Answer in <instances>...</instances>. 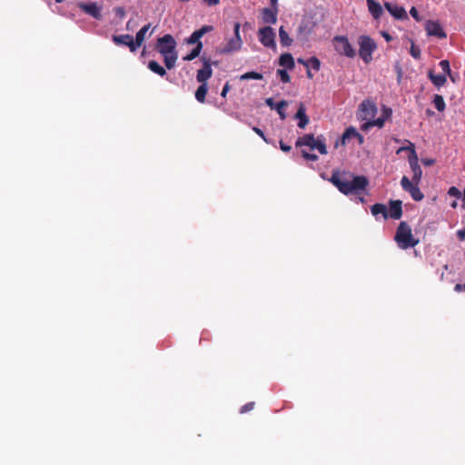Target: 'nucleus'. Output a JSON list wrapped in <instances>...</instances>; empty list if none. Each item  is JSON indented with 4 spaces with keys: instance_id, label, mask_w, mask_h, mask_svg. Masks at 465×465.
<instances>
[{
    "instance_id": "f257e3e1",
    "label": "nucleus",
    "mask_w": 465,
    "mask_h": 465,
    "mask_svg": "<svg viewBox=\"0 0 465 465\" xmlns=\"http://www.w3.org/2000/svg\"><path fill=\"white\" fill-rule=\"evenodd\" d=\"M330 181L345 195L358 193L360 191L365 190L369 185V180L364 175L353 176L351 173H341L339 172H333Z\"/></svg>"
},
{
    "instance_id": "f03ea898",
    "label": "nucleus",
    "mask_w": 465,
    "mask_h": 465,
    "mask_svg": "<svg viewBox=\"0 0 465 465\" xmlns=\"http://www.w3.org/2000/svg\"><path fill=\"white\" fill-rule=\"evenodd\" d=\"M378 108L371 100H364L359 105V114L358 117L361 120H368L365 124L361 125L362 130H368L371 127L378 126L381 128L384 125L386 120L390 119L392 114V110L385 105L381 108V116L378 119H373L377 114Z\"/></svg>"
},
{
    "instance_id": "7ed1b4c3",
    "label": "nucleus",
    "mask_w": 465,
    "mask_h": 465,
    "mask_svg": "<svg viewBox=\"0 0 465 465\" xmlns=\"http://www.w3.org/2000/svg\"><path fill=\"white\" fill-rule=\"evenodd\" d=\"M175 47L176 42L171 35H164L157 40L156 48L158 52L163 56L164 64L169 70L174 67L177 60Z\"/></svg>"
},
{
    "instance_id": "20e7f679",
    "label": "nucleus",
    "mask_w": 465,
    "mask_h": 465,
    "mask_svg": "<svg viewBox=\"0 0 465 465\" xmlns=\"http://www.w3.org/2000/svg\"><path fill=\"white\" fill-rule=\"evenodd\" d=\"M394 241L402 250L413 248L419 243V240L414 238L411 228L406 222H401L398 225Z\"/></svg>"
},
{
    "instance_id": "39448f33",
    "label": "nucleus",
    "mask_w": 465,
    "mask_h": 465,
    "mask_svg": "<svg viewBox=\"0 0 465 465\" xmlns=\"http://www.w3.org/2000/svg\"><path fill=\"white\" fill-rule=\"evenodd\" d=\"M295 145L296 147L308 146L311 150H318L321 154L328 153L323 135L315 138L312 134H306L297 139Z\"/></svg>"
},
{
    "instance_id": "423d86ee",
    "label": "nucleus",
    "mask_w": 465,
    "mask_h": 465,
    "mask_svg": "<svg viewBox=\"0 0 465 465\" xmlns=\"http://www.w3.org/2000/svg\"><path fill=\"white\" fill-rule=\"evenodd\" d=\"M360 46L359 55L368 64L372 61V54L377 48L375 41L368 35H361L358 38Z\"/></svg>"
},
{
    "instance_id": "0eeeda50",
    "label": "nucleus",
    "mask_w": 465,
    "mask_h": 465,
    "mask_svg": "<svg viewBox=\"0 0 465 465\" xmlns=\"http://www.w3.org/2000/svg\"><path fill=\"white\" fill-rule=\"evenodd\" d=\"M334 50L340 54L348 58H353L356 55V51L349 42L345 35H336L332 39Z\"/></svg>"
},
{
    "instance_id": "6e6552de",
    "label": "nucleus",
    "mask_w": 465,
    "mask_h": 465,
    "mask_svg": "<svg viewBox=\"0 0 465 465\" xmlns=\"http://www.w3.org/2000/svg\"><path fill=\"white\" fill-rule=\"evenodd\" d=\"M403 150H410L411 151V155L409 156V163H410V167L412 171V178H411V182H414L415 183H420V180H421V177H422V170L419 164V159H418V155H417V153L415 151V147H414V144L412 143H410V145L407 146V147H401L400 151H403Z\"/></svg>"
},
{
    "instance_id": "1a4fd4ad",
    "label": "nucleus",
    "mask_w": 465,
    "mask_h": 465,
    "mask_svg": "<svg viewBox=\"0 0 465 465\" xmlns=\"http://www.w3.org/2000/svg\"><path fill=\"white\" fill-rule=\"evenodd\" d=\"M257 35L261 44L267 48L276 50L275 33L271 26H264L258 30Z\"/></svg>"
},
{
    "instance_id": "9d476101",
    "label": "nucleus",
    "mask_w": 465,
    "mask_h": 465,
    "mask_svg": "<svg viewBox=\"0 0 465 465\" xmlns=\"http://www.w3.org/2000/svg\"><path fill=\"white\" fill-rule=\"evenodd\" d=\"M401 185L405 192L411 194V198L414 201L420 202L424 198V194L419 188V183L411 182V180L407 176H403L401 178Z\"/></svg>"
},
{
    "instance_id": "9b49d317",
    "label": "nucleus",
    "mask_w": 465,
    "mask_h": 465,
    "mask_svg": "<svg viewBox=\"0 0 465 465\" xmlns=\"http://www.w3.org/2000/svg\"><path fill=\"white\" fill-rule=\"evenodd\" d=\"M240 23H235L233 26L234 37L230 39L224 47L225 53L234 52L241 49L242 45V41L240 36Z\"/></svg>"
},
{
    "instance_id": "f8f14e48",
    "label": "nucleus",
    "mask_w": 465,
    "mask_h": 465,
    "mask_svg": "<svg viewBox=\"0 0 465 465\" xmlns=\"http://www.w3.org/2000/svg\"><path fill=\"white\" fill-rule=\"evenodd\" d=\"M425 30L429 35L436 36L440 39L446 38L447 36L440 23L436 21H427L425 25Z\"/></svg>"
},
{
    "instance_id": "ddd939ff",
    "label": "nucleus",
    "mask_w": 465,
    "mask_h": 465,
    "mask_svg": "<svg viewBox=\"0 0 465 465\" xmlns=\"http://www.w3.org/2000/svg\"><path fill=\"white\" fill-rule=\"evenodd\" d=\"M203 68L197 71L196 80L200 84H207L208 79L212 77L213 70L211 67L210 60L203 58Z\"/></svg>"
},
{
    "instance_id": "4468645a",
    "label": "nucleus",
    "mask_w": 465,
    "mask_h": 465,
    "mask_svg": "<svg viewBox=\"0 0 465 465\" xmlns=\"http://www.w3.org/2000/svg\"><path fill=\"white\" fill-rule=\"evenodd\" d=\"M78 7L84 12L85 14L91 15L92 17L100 20L102 19V8L98 6L96 3L85 4V3H78Z\"/></svg>"
},
{
    "instance_id": "2eb2a0df",
    "label": "nucleus",
    "mask_w": 465,
    "mask_h": 465,
    "mask_svg": "<svg viewBox=\"0 0 465 465\" xmlns=\"http://www.w3.org/2000/svg\"><path fill=\"white\" fill-rule=\"evenodd\" d=\"M112 40L116 45H125L130 49L131 52L136 51L134 40L131 35H113Z\"/></svg>"
},
{
    "instance_id": "dca6fc26",
    "label": "nucleus",
    "mask_w": 465,
    "mask_h": 465,
    "mask_svg": "<svg viewBox=\"0 0 465 465\" xmlns=\"http://www.w3.org/2000/svg\"><path fill=\"white\" fill-rule=\"evenodd\" d=\"M390 210L388 211L389 218L399 220L402 216V202L401 200H391Z\"/></svg>"
},
{
    "instance_id": "f3484780",
    "label": "nucleus",
    "mask_w": 465,
    "mask_h": 465,
    "mask_svg": "<svg viewBox=\"0 0 465 465\" xmlns=\"http://www.w3.org/2000/svg\"><path fill=\"white\" fill-rule=\"evenodd\" d=\"M213 30L212 25H203L200 29L194 31L190 37L186 40V42L190 45H198L202 43L200 39L208 32Z\"/></svg>"
},
{
    "instance_id": "a211bd4d",
    "label": "nucleus",
    "mask_w": 465,
    "mask_h": 465,
    "mask_svg": "<svg viewBox=\"0 0 465 465\" xmlns=\"http://www.w3.org/2000/svg\"><path fill=\"white\" fill-rule=\"evenodd\" d=\"M385 8L388 10V12L394 16L396 19H407L408 15L405 11V9L401 6H399L397 5H393L391 3L386 2L384 4Z\"/></svg>"
},
{
    "instance_id": "6ab92c4d",
    "label": "nucleus",
    "mask_w": 465,
    "mask_h": 465,
    "mask_svg": "<svg viewBox=\"0 0 465 465\" xmlns=\"http://www.w3.org/2000/svg\"><path fill=\"white\" fill-rule=\"evenodd\" d=\"M278 7L263 8L262 10V20L265 24L274 25L277 22Z\"/></svg>"
},
{
    "instance_id": "aec40b11",
    "label": "nucleus",
    "mask_w": 465,
    "mask_h": 465,
    "mask_svg": "<svg viewBox=\"0 0 465 465\" xmlns=\"http://www.w3.org/2000/svg\"><path fill=\"white\" fill-rule=\"evenodd\" d=\"M368 10L374 19H379L383 14L382 6L376 0H367Z\"/></svg>"
},
{
    "instance_id": "412c9836",
    "label": "nucleus",
    "mask_w": 465,
    "mask_h": 465,
    "mask_svg": "<svg viewBox=\"0 0 465 465\" xmlns=\"http://www.w3.org/2000/svg\"><path fill=\"white\" fill-rule=\"evenodd\" d=\"M305 111L306 110L304 104H300L297 113L295 114V118L299 120L298 126L302 129L305 128L310 122Z\"/></svg>"
},
{
    "instance_id": "4be33fe9",
    "label": "nucleus",
    "mask_w": 465,
    "mask_h": 465,
    "mask_svg": "<svg viewBox=\"0 0 465 465\" xmlns=\"http://www.w3.org/2000/svg\"><path fill=\"white\" fill-rule=\"evenodd\" d=\"M428 77L431 81V83L438 88L443 86L446 82L447 78L445 74H435L433 70H429L428 72Z\"/></svg>"
},
{
    "instance_id": "5701e85b",
    "label": "nucleus",
    "mask_w": 465,
    "mask_h": 465,
    "mask_svg": "<svg viewBox=\"0 0 465 465\" xmlns=\"http://www.w3.org/2000/svg\"><path fill=\"white\" fill-rule=\"evenodd\" d=\"M371 212L373 216L377 218L379 214H381L384 220L389 219L388 210L383 203H375L371 207Z\"/></svg>"
},
{
    "instance_id": "b1692460",
    "label": "nucleus",
    "mask_w": 465,
    "mask_h": 465,
    "mask_svg": "<svg viewBox=\"0 0 465 465\" xmlns=\"http://www.w3.org/2000/svg\"><path fill=\"white\" fill-rule=\"evenodd\" d=\"M150 26H151V24H147L145 25H143L137 33H136V35H135V39L134 40V45H135V50L142 45V44L143 43L144 41V38H145V35L146 33L148 32V30L150 29Z\"/></svg>"
},
{
    "instance_id": "393cba45",
    "label": "nucleus",
    "mask_w": 465,
    "mask_h": 465,
    "mask_svg": "<svg viewBox=\"0 0 465 465\" xmlns=\"http://www.w3.org/2000/svg\"><path fill=\"white\" fill-rule=\"evenodd\" d=\"M279 64L285 66L287 69H292L295 65L293 57L291 54L285 53L280 56Z\"/></svg>"
},
{
    "instance_id": "a878e982",
    "label": "nucleus",
    "mask_w": 465,
    "mask_h": 465,
    "mask_svg": "<svg viewBox=\"0 0 465 465\" xmlns=\"http://www.w3.org/2000/svg\"><path fill=\"white\" fill-rule=\"evenodd\" d=\"M279 38L282 46L288 47L292 44V39L289 36V34L285 31L283 26L279 28Z\"/></svg>"
},
{
    "instance_id": "bb28decb",
    "label": "nucleus",
    "mask_w": 465,
    "mask_h": 465,
    "mask_svg": "<svg viewBox=\"0 0 465 465\" xmlns=\"http://www.w3.org/2000/svg\"><path fill=\"white\" fill-rule=\"evenodd\" d=\"M208 92V84H201V85L197 88L195 92V99L199 103H204L205 102V96Z\"/></svg>"
},
{
    "instance_id": "cd10ccee",
    "label": "nucleus",
    "mask_w": 465,
    "mask_h": 465,
    "mask_svg": "<svg viewBox=\"0 0 465 465\" xmlns=\"http://www.w3.org/2000/svg\"><path fill=\"white\" fill-rule=\"evenodd\" d=\"M299 63L302 64L303 65H305L306 67H309L311 66L312 69H314L315 71H319L320 70V67H321V62L320 60L315 57V56H312L311 57L308 61H303L302 59H299L298 60Z\"/></svg>"
},
{
    "instance_id": "c85d7f7f",
    "label": "nucleus",
    "mask_w": 465,
    "mask_h": 465,
    "mask_svg": "<svg viewBox=\"0 0 465 465\" xmlns=\"http://www.w3.org/2000/svg\"><path fill=\"white\" fill-rule=\"evenodd\" d=\"M148 68L152 72L159 74L160 76H164L166 74L165 69L163 66H161L156 61H150L148 63Z\"/></svg>"
},
{
    "instance_id": "c756f323",
    "label": "nucleus",
    "mask_w": 465,
    "mask_h": 465,
    "mask_svg": "<svg viewBox=\"0 0 465 465\" xmlns=\"http://www.w3.org/2000/svg\"><path fill=\"white\" fill-rule=\"evenodd\" d=\"M356 135H358V132L354 127L351 126L346 128L341 136V143L345 144L347 140L356 138Z\"/></svg>"
},
{
    "instance_id": "7c9ffc66",
    "label": "nucleus",
    "mask_w": 465,
    "mask_h": 465,
    "mask_svg": "<svg viewBox=\"0 0 465 465\" xmlns=\"http://www.w3.org/2000/svg\"><path fill=\"white\" fill-rule=\"evenodd\" d=\"M203 49V43H199L188 54L183 57L184 61H192L199 56Z\"/></svg>"
},
{
    "instance_id": "2f4dec72",
    "label": "nucleus",
    "mask_w": 465,
    "mask_h": 465,
    "mask_svg": "<svg viewBox=\"0 0 465 465\" xmlns=\"http://www.w3.org/2000/svg\"><path fill=\"white\" fill-rule=\"evenodd\" d=\"M433 104L439 112H443L445 110L446 104H445L444 99L440 94L434 95Z\"/></svg>"
},
{
    "instance_id": "473e14b6",
    "label": "nucleus",
    "mask_w": 465,
    "mask_h": 465,
    "mask_svg": "<svg viewBox=\"0 0 465 465\" xmlns=\"http://www.w3.org/2000/svg\"><path fill=\"white\" fill-rule=\"evenodd\" d=\"M288 105V103L285 101V100H282L280 101L279 103L276 104L275 105V109L277 111V113L279 114L280 115V118L282 120L285 119L286 118V114L284 112V108Z\"/></svg>"
},
{
    "instance_id": "72a5a7b5",
    "label": "nucleus",
    "mask_w": 465,
    "mask_h": 465,
    "mask_svg": "<svg viewBox=\"0 0 465 465\" xmlns=\"http://www.w3.org/2000/svg\"><path fill=\"white\" fill-rule=\"evenodd\" d=\"M263 78L262 74L257 72H247L240 76L241 80H262Z\"/></svg>"
},
{
    "instance_id": "f704fd0d",
    "label": "nucleus",
    "mask_w": 465,
    "mask_h": 465,
    "mask_svg": "<svg viewBox=\"0 0 465 465\" xmlns=\"http://www.w3.org/2000/svg\"><path fill=\"white\" fill-rule=\"evenodd\" d=\"M441 70L444 74H448L450 77H451V70L450 66V62L448 60H441L439 64Z\"/></svg>"
},
{
    "instance_id": "c9c22d12",
    "label": "nucleus",
    "mask_w": 465,
    "mask_h": 465,
    "mask_svg": "<svg viewBox=\"0 0 465 465\" xmlns=\"http://www.w3.org/2000/svg\"><path fill=\"white\" fill-rule=\"evenodd\" d=\"M277 74L282 83L287 84L291 81V77L285 69H278Z\"/></svg>"
},
{
    "instance_id": "e433bc0d",
    "label": "nucleus",
    "mask_w": 465,
    "mask_h": 465,
    "mask_svg": "<svg viewBox=\"0 0 465 465\" xmlns=\"http://www.w3.org/2000/svg\"><path fill=\"white\" fill-rule=\"evenodd\" d=\"M410 53L413 58H415V59L420 58V49L418 46L414 45L413 44L411 46Z\"/></svg>"
},
{
    "instance_id": "4c0bfd02",
    "label": "nucleus",
    "mask_w": 465,
    "mask_h": 465,
    "mask_svg": "<svg viewBox=\"0 0 465 465\" xmlns=\"http://www.w3.org/2000/svg\"><path fill=\"white\" fill-rule=\"evenodd\" d=\"M302 155L304 159L308 160V161H312V162H315L318 160V156L314 153H308L307 151L305 150H302Z\"/></svg>"
},
{
    "instance_id": "58836bf2",
    "label": "nucleus",
    "mask_w": 465,
    "mask_h": 465,
    "mask_svg": "<svg viewBox=\"0 0 465 465\" xmlns=\"http://www.w3.org/2000/svg\"><path fill=\"white\" fill-rule=\"evenodd\" d=\"M448 194L450 196H453V197H456V198H460L461 197V193L460 191L455 187V186H451L449 191H448Z\"/></svg>"
},
{
    "instance_id": "ea45409f",
    "label": "nucleus",
    "mask_w": 465,
    "mask_h": 465,
    "mask_svg": "<svg viewBox=\"0 0 465 465\" xmlns=\"http://www.w3.org/2000/svg\"><path fill=\"white\" fill-rule=\"evenodd\" d=\"M254 405H255V403L253 401H251V402H248V403L244 404L241 408V411H240L241 413H245V412H248V411L253 410Z\"/></svg>"
},
{
    "instance_id": "a19ab883",
    "label": "nucleus",
    "mask_w": 465,
    "mask_h": 465,
    "mask_svg": "<svg viewBox=\"0 0 465 465\" xmlns=\"http://www.w3.org/2000/svg\"><path fill=\"white\" fill-rule=\"evenodd\" d=\"M410 14L417 22L421 21V17L420 16L419 12L416 9V7L412 6L410 10Z\"/></svg>"
},
{
    "instance_id": "79ce46f5",
    "label": "nucleus",
    "mask_w": 465,
    "mask_h": 465,
    "mask_svg": "<svg viewBox=\"0 0 465 465\" xmlns=\"http://www.w3.org/2000/svg\"><path fill=\"white\" fill-rule=\"evenodd\" d=\"M252 130H253V132H254L255 134H257L260 137H262V140H263L265 143H270V142L268 141V139L266 138V136H265L264 133H263L260 128H258V127L254 126V127H252Z\"/></svg>"
},
{
    "instance_id": "37998d69",
    "label": "nucleus",
    "mask_w": 465,
    "mask_h": 465,
    "mask_svg": "<svg viewBox=\"0 0 465 465\" xmlns=\"http://www.w3.org/2000/svg\"><path fill=\"white\" fill-rule=\"evenodd\" d=\"M231 89V85H230V83L229 82H226L223 90H222V93H221V95L224 98L226 97V94L227 93L230 91Z\"/></svg>"
},
{
    "instance_id": "c03bdc74",
    "label": "nucleus",
    "mask_w": 465,
    "mask_h": 465,
    "mask_svg": "<svg viewBox=\"0 0 465 465\" xmlns=\"http://www.w3.org/2000/svg\"><path fill=\"white\" fill-rule=\"evenodd\" d=\"M421 163L425 165V166H431L435 163V160L432 159V158H423L421 159Z\"/></svg>"
},
{
    "instance_id": "a18cd8bd",
    "label": "nucleus",
    "mask_w": 465,
    "mask_h": 465,
    "mask_svg": "<svg viewBox=\"0 0 465 465\" xmlns=\"http://www.w3.org/2000/svg\"><path fill=\"white\" fill-rule=\"evenodd\" d=\"M280 148L282 152L289 153L292 149V147L286 143H284L282 141L280 142Z\"/></svg>"
},
{
    "instance_id": "49530a36",
    "label": "nucleus",
    "mask_w": 465,
    "mask_h": 465,
    "mask_svg": "<svg viewBox=\"0 0 465 465\" xmlns=\"http://www.w3.org/2000/svg\"><path fill=\"white\" fill-rule=\"evenodd\" d=\"M208 6H215L219 5L221 0H203Z\"/></svg>"
},
{
    "instance_id": "de8ad7c7",
    "label": "nucleus",
    "mask_w": 465,
    "mask_h": 465,
    "mask_svg": "<svg viewBox=\"0 0 465 465\" xmlns=\"http://www.w3.org/2000/svg\"><path fill=\"white\" fill-rule=\"evenodd\" d=\"M457 236L460 241L465 240V228L457 232Z\"/></svg>"
},
{
    "instance_id": "09e8293b",
    "label": "nucleus",
    "mask_w": 465,
    "mask_h": 465,
    "mask_svg": "<svg viewBox=\"0 0 465 465\" xmlns=\"http://www.w3.org/2000/svg\"><path fill=\"white\" fill-rule=\"evenodd\" d=\"M266 104L268 106H270L271 108H274L275 107V104L273 102V99L272 98H267L266 101H265Z\"/></svg>"
},
{
    "instance_id": "8fccbe9b",
    "label": "nucleus",
    "mask_w": 465,
    "mask_h": 465,
    "mask_svg": "<svg viewBox=\"0 0 465 465\" xmlns=\"http://www.w3.org/2000/svg\"><path fill=\"white\" fill-rule=\"evenodd\" d=\"M382 36L385 38L387 42H390L392 40L391 35L388 32H381Z\"/></svg>"
},
{
    "instance_id": "3c124183",
    "label": "nucleus",
    "mask_w": 465,
    "mask_h": 465,
    "mask_svg": "<svg viewBox=\"0 0 465 465\" xmlns=\"http://www.w3.org/2000/svg\"><path fill=\"white\" fill-rule=\"evenodd\" d=\"M454 290H455V292H458L463 291V284L457 283L454 286Z\"/></svg>"
},
{
    "instance_id": "603ef678",
    "label": "nucleus",
    "mask_w": 465,
    "mask_h": 465,
    "mask_svg": "<svg viewBox=\"0 0 465 465\" xmlns=\"http://www.w3.org/2000/svg\"><path fill=\"white\" fill-rule=\"evenodd\" d=\"M356 138L358 139V142H359L360 144L363 143L364 137L360 133H358V135H356Z\"/></svg>"
},
{
    "instance_id": "864d4df0",
    "label": "nucleus",
    "mask_w": 465,
    "mask_h": 465,
    "mask_svg": "<svg viewBox=\"0 0 465 465\" xmlns=\"http://www.w3.org/2000/svg\"><path fill=\"white\" fill-rule=\"evenodd\" d=\"M270 2H271V5H272V7H278L277 6L278 0H270Z\"/></svg>"
},
{
    "instance_id": "5fc2aeb1",
    "label": "nucleus",
    "mask_w": 465,
    "mask_h": 465,
    "mask_svg": "<svg viewBox=\"0 0 465 465\" xmlns=\"http://www.w3.org/2000/svg\"><path fill=\"white\" fill-rule=\"evenodd\" d=\"M307 76H308L309 78H312V73H311V71H310V70H308V71H307Z\"/></svg>"
},
{
    "instance_id": "6e6d98bb",
    "label": "nucleus",
    "mask_w": 465,
    "mask_h": 465,
    "mask_svg": "<svg viewBox=\"0 0 465 465\" xmlns=\"http://www.w3.org/2000/svg\"><path fill=\"white\" fill-rule=\"evenodd\" d=\"M462 201L465 203V188H464V192H463Z\"/></svg>"
},
{
    "instance_id": "4d7b16f0",
    "label": "nucleus",
    "mask_w": 465,
    "mask_h": 465,
    "mask_svg": "<svg viewBox=\"0 0 465 465\" xmlns=\"http://www.w3.org/2000/svg\"><path fill=\"white\" fill-rule=\"evenodd\" d=\"M451 206H452L453 208H455V207L457 206L456 202L452 203Z\"/></svg>"
},
{
    "instance_id": "13d9d810",
    "label": "nucleus",
    "mask_w": 465,
    "mask_h": 465,
    "mask_svg": "<svg viewBox=\"0 0 465 465\" xmlns=\"http://www.w3.org/2000/svg\"><path fill=\"white\" fill-rule=\"evenodd\" d=\"M360 202L364 203V198L363 197H360Z\"/></svg>"
},
{
    "instance_id": "bf43d9fd",
    "label": "nucleus",
    "mask_w": 465,
    "mask_h": 465,
    "mask_svg": "<svg viewBox=\"0 0 465 465\" xmlns=\"http://www.w3.org/2000/svg\"><path fill=\"white\" fill-rule=\"evenodd\" d=\"M450 78L451 79V81H452V82H455V77H453V76L451 75V77H450Z\"/></svg>"
},
{
    "instance_id": "052dcab7",
    "label": "nucleus",
    "mask_w": 465,
    "mask_h": 465,
    "mask_svg": "<svg viewBox=\"0 0 465 465\" xmlns=\"http://www.w3.org/2000/svg\"><path fill=\"white\" fill-rule=\"evenodd\" d=\"M64 0H55L56 3H62Z\"/></svg>"
},
{
    "instance_id": "680f3d73",
    "label": "nucleus",
    "mask_w": 465,
    "mask_h": 465,
    "mask_svg": "<svg viewBox=\"0 0 465 465\" xmlns=\"http://www.w3.org/2000/svg\"><path fill=\"white\" fill-rule=\"evenodd\" d=\"M463 291H465V284H463Z\"/></svg>"
}]
</instances>
